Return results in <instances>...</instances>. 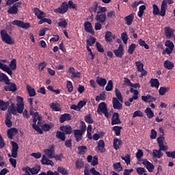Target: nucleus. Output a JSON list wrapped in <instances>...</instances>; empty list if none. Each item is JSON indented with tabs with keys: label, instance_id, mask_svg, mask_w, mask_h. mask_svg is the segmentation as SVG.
I'll return each instance as SVG.
<instances>
[{
	"label": "nucleus",
	"instance_id": "obj_1",
	"mask_svg": "<svg viewBox=\"0 0 175 175\" xmlns=\"http://www.w3.org/2000/svg\"><path fill=\"white\" fill-rule=\"evenodd\" d=\"M68 9H73L77 10V4L74 3L72 0L68 1V2L64 1L60 5L59 8L53 10V12L55 13L64 14L68 11Z\"/></svg>",
	"mask_w": 175,
	"mask_h": 175
},
{
	"label": "nucleus",
	"instance_id": "obj_2",
	"mask_svg": "<svg viewBox=\"0 0 175 175\" xmlns=\"http://www.w3.org/2000/svg\"><path fill=\"white\" fill-rule=\"evenodd\" d=\"M164 140L165 138L163 136H161L159 138H157V143L159 144V150H153L152 154L154 157L161 159L163 156V153L161 152V150H167V146L164 145Z\"/></svg>",
	"mask_w": 175,
	"mask_h": 175
},
{
	"label": "nucleus",
	"instance_id": "obj_3",
	"mask_svg": "<svg viewBox=\"0 0 175 175\" xmlns=\"http://www.w3.org/2000/svg\"><path fill=\"white\" fill-rule=\"evenodd\" d=\"M152 8H153V10H152L153 15H154V16L159 15L161 17H164L165 16L166 10H167V2H166L165 0H163L161 2V11H160L159 8L155 4L152 5Z\"/></svg>",
	"mask_w": 175,
	"mask_h": 175
},
{
	"label": "nucleus",
	"instance_id": "obj_4",
	"mask_svg": "<svg viewBox=\"0 0 175 175\" xmlns=\"http://www.w3.org/2000/svg\"><path fill=\"white\" fill-rule=\"evenodd\" d=\"M1 38L2 42H5L6 44L12 45L14 44V41L12 40V37L7 33L6 30H1L0 31Z\"/></svg>",
	"mask_w": 175,
	"mask_h": 175
},
{
	"label": "nucleus",
	"instance_id": "obj_5",
	"mask_svg": "<svg viewBox=\"0 0 175 175\" xmlns=\"http://www.w3.org/2000/svg\"><path fill=\"white\" fill-rule=\"evenodd\" d=\"M11 146H12V150H11V154L8 153V158H18V150H19V146L18 143L11 141L10 142Z\"/></svg>",
	"mask_w": 175,
	"mask_h": 175
},
{
	"label": "nucleus",
	"instance_id": "obj_6",
	"mask_svg": "<svg viewBox=\"0 0 175 175\" xmlns=\"http://www.w3.org/2000/svg\"><path fill=\"white\" fill-rule=\"evenodd\" d=\"M97 113L100 116H101L103 113L106 118H109V112H108V109H107V106L105 102H102L98 105V107L97 109Z\"/></svg>",
	"mask_w": 175,
	"mask_h": 175
},
{
	"label": "nucleus",
	"instance_id": "obj_7",
	"mask_svg": "<svg viewBox=\"0 0 175 175\" xmlns=\"http://www.w3.org/2000/svg\"><path fill=\"white\" fill-rule=\"evenodd\" d=\"M22 2H16L13 4L12 7H10V9L7 10V12L10 14L16 15L18 13V8H21Z\"/></svg>",
	"mask_w": 175,
	"mask_h": 175
},
{
	"label": "nucleus",
	"instance_id": "obj_8",
	"mask_svg": "<svg viewBox=\"0 0 175 175\" xmlns=\"http://www.w3.org/2000/svg\"><path fill=\"white\" fill-rule=\"evenodd\" d=\"M12 25H15L16 27H21L23 29H29L31 27V25L29 23H25L21 21L15 20L12 22Z\"/></svg>",
	"mask_w": 175,
	"mask_h": 175
},
{
	"label": "nucleus",
	"instance_id": "obj_9",
	"mask_svg": "<svg viewBox=\"0 0 175 175\" xmlns=\"http://www.w3.org/2000/svg\"><path fill=\"white\" fill-rule=\"evenodd\" d=\"M6 85L5 86L4 89L6 92H12L14 93L18 90L17 85L14 83L10 82V79L8 83H5Z\"/></svg>",
	"mask_w": 175,
	"mask_h": 175
},
{
	"label": "nucleus",
	"instance_id": "obj_10",
	"mask_svg": "<svg viewBox=\"0 0 175 175\" xmlns=\"http://www.w3.org/2000/svg\"><path fill=\"white\" fill-rule=\"evenodd\" d=\"M111 126H114V125H118L122 123L120 119V115L118 113H116L114 112L112 114L111 116Z\"/></svg>",
	"mask_w": 175,
	"mask_h": 175
},
{
	"label": "nucleus",
	"instance_id": "obj_11",
	"mask_svg": "<svg viewBox=\"0 0 175 175\" xmlns=\"http://www.w3.org/2000/svg\"><path fill=\"white\" fill-rule=\"evenodd\" d=\"M55 146L49 145V148L44 149V152L47 155L49 159H53L55 154Z\"/></svg>",
	"mask_w": 175,
	"mask_h": 175
},
{
	"label": "nucleus",
	"instance_id": "obj_12",
	"mask_svg": "<svg viewBox=\"0 0 175 175\" xmlns=\"http://www.w3.org/2000/svg\"><path fill=\"white\" fill-rule=\"evenodd\" d=\"M59 131L66 135H71L73 132L72 128L70 125H63L59 127Z\"/></svg>",
	"mask_w": 175,
	"mask_h": 175
},
{
	"label": "nucleus",
	"instance_id": "obj_13",
	"mask_svg": "<svg viewBox=\"0 0 175 175\" xmlns=\"http://www.w3.org/2000/svg\"><path fill=\"white\" fill-rule=\"evenodd\" d=\"M142 164L145 166V167H146L148 172H150V173L153 172L154 167H155L153 163H152L147 159H144Z\"/></svg>",
	"mask_w": 175,
	"mask_h": 175
},
{
	"label": "nucleus",
	"instance_id": "obj_14",
	"mask_svg": "<svg viewBox=\"0 0 175 175\" xmlns=\"http://www.w3.org/2000/svg\"><path fill=\"white\" fill-rule=\"evenodd\" d=\"M113 53L116 57L122 58L124 55V47L122 44H119V46L117 49L113 51Z\"/></svg>",
	"mask_w": 175,
	"mask_h": 175
},
{
	"label": "nucleus",
	"instance_id": "obj_15",
	"mask_svg": "<svg viewBox=\"0 0 175 175\" xmlns=\"http://www.w3.org/2000/svg\"><path fill=\"white\" fill-rule=\"evenodd\" d=\"M84 29L87 33H91L92 35L95 34V31L93 30L92 23H91V22L84 23Z\"/></svg>",
	"mask_w": 175,
	"mask_h": 175
},
{
	"label": "nucleus",
	"instance_id": "obj_16",
	"mask_svg": "<svg viewBox=\"0 0 175 175\" xmlns=\"http://www.w3.org/2000/svg\"><path fill=\"white\" fill-rule=\"evenodd\" d=\"M74 137L75 138L76 142H81L83 138V135L85 134L84 132L81 131L80 130H73Z\"/></svg>",
	"mask_w": 175,
	"mask_h": 175
},
{
	"label": "nucleus",
	"instance_id": "obj_17",
	"mask_svg": "<svg viewBox=\"0 0 175 175\" xmlns=\"http://www.w3.org/2000/svg\"><path fill=\"white\" fill-rule=\"evenodd\" d=\"M6 114H13L14 116L17 115V107H16L14 103H11L10 106L8 107V113Z\"/></svg>",
	"mask_w": 175,
	"mask_h": 175
},
{
	"label": "nucleus",
	"instance_id": "obj_18",
	"mask_svg": "<svg viewBox=\"0 0 175 175\" xmlns=\"http://www.w3.org/2000/svg\"><path fill=\"white\" fill-rule=\"evenodd\" d=\"M112 107L114 109L121 110L122 109V105L120 103L118 98H112Z\"/></svg>",
	"mask_w": 175,
	"mask_h": 175
},
{
	"label": "nucleus",
	"instance_id": "obj_19",
	"mask_svg": "<svg viewBox=\"0 0 175 175\" xmlns=\"http://www.w3.org/2000/svg\"><path fill=\"white\" fill-rule=\"evenodd\" d=\"M95 19L96 21L103 24L107 20L106 14L98 12L97 15H96Z\"/></svg>",
	"mask_w": 175,
	"mask_h": 175
},
{
	"label": "nucleus",
	"instance_id": "obj_20",
	"mask_svg": "<svg viewBox=\"0 0 175 175\" xmlns=\"http://www.w3.org/2000/svg\"><path fill=\"white\" fill-rule=\"evenodd\" d=\"M0 69L3 72L8 73L10 76H12L13 75V72L12 71L10 68L6 64H3L1 62H0Z\"/></svg>",
	"mask_w": 175,
	"mask_h": 175
},
{
	"label": "nucleus",
	"instance_id": "obj_21",
	"mask_svg": "<svg viewBox=\"0 0 175 175\" xmlns=\"http://www.w3.org/2000/svg\"><path fill=\"white\" fill-rule=\"evenodd\" d=\"M105 143L103 139H100L98 143L97 150L98 152H100L101 153H104L106 151V149L105 148Z\"/></svg>",
	"mask_w": 175,
	"mask_h": 175
},
{
	"label": "nucleus",
	"instance_id": "obj_22",
	"mask_svg": "<svg viewBox=\"0 0 175 175\" xmlns=\"http://www.w3.org/2000/svg\"><path fill=\"white\" fill-rule=\"evenodd\" d=\"M33 12L38 20H41V18H43V16H44V12L43 11H40L38 8H34L33 9Z\"/></svg>",
	"mask_w": 175,
	"mask_h": 175
},
{
	"label": "nucleus",
	"instance_id": "obj_23",
	"mask_svg": "<svg viewBox=\"0 0 175 175\" xmlns=\"http://www.w3.org/2000/svg\"><path fill=\"white\" fill-rule=\"evenodd\" d=\"M41 163L42 165H51L53 167L55 165V163L52 160H49L45 154L42 155V158L41 160Z\"/></svg>",
	"mask_w": 175,
	"mask_h": 175
},
{
	"label": "nucleus",
	"instance_id": "obj_24",
	"mask_svg": "<svg viewBox=\"0 0 175 175\" xmlns=\"http://www.w3.org/2000/svg\"><path fill=\"white\" fill-rule=\"evenodd\" d=\"M19 100H21V103H17V107H16V113H22L24 109L23 105V98L22 97L18 96L17 97Z\"/></svg>",
	"mask_w": 175,
	"mask_h": 175
},
{
	"label": "nucleus",
	"instance_id": "obj_25",
	"mask_svg": "<svg viewBox=\"0 0 175 175\" xmlns=\"http://www.w3.org/2000/svg\"><path fill=\"white\" fill-rule=\"evenodd\" d=\"M134 18H135V15L133 14L127 15L126 16L124 17L125 24L127 26H131L133 22Z\"/></svg>",
	"mask_w": 175,
	"mask_h": 175
},
{
	"label": "nucleus",
	"instance_id": "obj_26",
	"mask_svg": "<svg viewBox=\"0 0 175 175\" xmlns=\"http://www.w3.org/2000/svg\"><path fill=\"white\" fill-rule=\"evenodd\" d=\"M72 120V116L69 113H64L59 117V122L63 124L65 121H70Z\"/></svg>",
	"mask_w": 175,
	"mask_h": 175
},
{
	"label": "nucleus",
	"instance_id": "obj_27",
	"mask_svg": "<svg viewBox=\"0 0 175 175\" xmlns=\"http://www.w3.org/2000/svg\"><path fill=\"white\" fill-rule=\"evenodd\" d=\"M10 103H12L11 101H10H10L5 102L0 99V109L2 111H5Z\"/></svg>",
	"mask_w": 175,
	"mask_h": 175
},
{
	"label": "nucleus",
	"instance_id": "obj_28",
	"mask_svg": "<svg viewBox=\"0 0 175 175\" xmlns=\"http://www.w3.org/2000/svg\"><path fill=\"white\" fill-rule=\"evenodd\" d=\"M30 115L32 116L33 118V124L32 125H36L37 122V116L38 115V112L36 111V109H33L32 108L30 109Z\"/></svg>",
	"mask_w": 175,
	"mask_h": 175
},
{
	"label": "nucleus",
	"instance_id": "obj_29",
	"mask_svg": "<svg viewBox=\"0 0 175 175\" xmlns=\"http://www.w3.org/2000/svg\"><path fill=\"white\" fill-rule=\"evenodd\" d=\"M98 7H99L98 6V3L97 1H94L92 3V6L89 8V12L91 14H92V13H97L98 14Z\"/></svg>",
	"mask_w": 175,
	"mask_h": 175
},
{
	"label": "nucleus",
	"instance_id": "obj_30",
	"mask_svg": "<svg viewBox=\"0 0 175 175\" xmlns=\"http://www.w3.org/2000/svg\"><path fill=\"white\" fill-rule=\"evenodd\" d=\"M165 34L167 39L172 38L174 35V30H172L170 27H165Z\"/></svg>",
	"mask_w": 175,
	"mask_h": 175
},
{
	"label": "nucleus",
	"instance_id": "obj_31",
	"mask_svg": "<svg viewBox=\"0 0 175 175\" xmlns=\"http://www.w3.org/2000/svg\"><path fill=\"white\" fill-rule=\"evenodd\" d=\"M12 118V116L10 113L5 115V124L8 128H11L12 126V122L11 121Z\"/></svg>",
	"mask_w": 175,
	"mask_h": 175
},
{
	"label": "nucleus",
	"instance_id": "obj_32",
	"mask_svg": "<svg viewBox=\"0 0 175 175\" xmlns=\"http://www.w3.org/2000/svg\"><path fill=\"white\" fill-rule=\"evenodd\" d=\"M164 68L167 70H171L174 68V64L170 60H165L163 63Z\"/></svg>",
	"mask_w": 175,
	"mask_h": 175
},
{
	"label": "nucleus",
	"instance_id": "obj_33",
	"mask_svg": "<svg viewBox=\"0 0 175 175\" xmlns=\"http://www.w3.org/2000/svg\"><path fill=\"white\" fill-rule=\"evenodd\" d=\"M27 91L29 96L33 97L36 96V90L31 88L29 84L26 85Z\"/></svg>",
	"mask_w": 175,
	"mask_h": 175
},
{
	"label": "nucleus",
	"instance_id": "obj_34",
	"mask_svg": "<svg viewBox=\"0 0 175 175\" xmlns=\"http://www.w3.org/2000/svg\"><path fill=\"white\" fill-rule=\"evenodd\" d=\"M122 145V142L118 138H114L113 139V148L115 150H119Z\"/></svg>",
	"mask_w": 175,
	"mask_h": 175
},
{
	"label": "nucleus",
	"instance_id": "obj_35",
	"mask_svg": "<svg viewBox=\"0 0 175 175\" xmlns=\"http://www.w3.org/2000/svg\"><path fill=\"white\" fill-rule=\"evenodd\" d=\"M9 68L12 72L17 70V60L16 59H13L10 61Z\"/></svg>",
	"mask_w": 175,
	"mask_h": 175
},
{
	"label": "nucleus",
	"instance_id": "obj_36",
	"mask_svg": "<svg viewBox=\"0 0 175 175\" xmlns=\"http://www.w3.org/2000/svg\"><path fill=\"white\" fill-rule=\"evenodd\" d=\"M96 83H97L100 87L103 88L107 84V80L105 78L98 77L97 79H96Z\"/></svg>",
	"mask_w": 175,
	"mask_h": 175
},
{
	"label": "nucleus",
	"instance_id": "obj_37",
	"mask_svg": "<svg viewBox=\"0 0 175 175\" xmlns=\"http://www.w3.org/2000/svg\"><path fill=\"white\" fill-rule=\"evenodd\" d=\"M66 133L61 131H57L56 132V137L61 140L62 142H65L66 139Z\"/></svg>",
	"mask_w": 175,
	"mask_h": 175
},
{
	"label": "nucleus",
	"instance_id": "obj_38",
	"mask_svg": "<svg viewBox=\"0 0 175 175\" xmlns=\"http://www.w3.org/2000/svg\"><path fill=\"white\" fill-rule=\"evenodd\" d=\"M151 88H159L160 82L157 79H151L150 81Z\"/></svg>",
	"mask_w": 175,
	"mask_h": 175
},
{
	"label": "nucleus",
	"instance_id": "obj_39",
	"mask_svg": "<svg viewBox=\"0 0 175 175\" xmlns=\"http://www.w3.org/2000/svg\"><path fill=\"white\" fill-rule=\"evenodd\" d=\"M10 80L9 77H7L6 75L0 72V82H4L5 84H8V83L10 82Z\"/></svg>",
	"mask_w": 175,
	"mask_h": 175
},
{
	"label": "nucleus",
	"instance_id": "obj_40",
	"mask_svg": "<svg viewBox=\"0 0 175 175\" xmlns=\"http://www.w3.org/2000/svg\"><path fill=\"white\" fill-rule=\"evenodd\" d=\"M58 26L60 27H63V28H66V27H68V22L66 21L65 18H60L59 19V22L57 23Z\"/></svg>",
	"mask_w": 175,
	"mask_h": 175
},
{
	"label": "nucleus",
	"instance_id": "obj_41",
	"mask_svg": "<svg viewBox=\"0 0 175 175\" xmlns=\"http://www.w3.org/2000/svg\"><path fill=\"white\" fill-rule=\"evenodd\" d=\"M54 126V124L51 122L50 124H44L43 126H42V129L44 132L49 131L50 129H51Z\"/></svg>",
	"mask_w": 175,
	"mask_h": 175
},
{
	"label": "nucleus",
	"instance_id": "obj_42",
	"mask_svg": "<svg viewBox=\"0 0 175 175\" xmlns=\"http://www.w3.org/2000/svg\"><path fill=\"white\" fill-rule=\"evenodd\" d=\"M115 94L118 100H119L120 103H123L122 95L118 88L115 89Z\"/></svg>",
	"mask_w": 175,
	"mask_h": 175
},
{
	"label": "nucleus",
	"instance_id": "obj_43",
	"mask_svg": "<svg viewBox=\"0 0 175 175\" xmlns=\"http://www.w3.org/2000/svg\"><path fill=\"white\" fill-rule=\"evenodd\" d=\"M77 150L79 154L84 155L88 150V148L86 146H80L77 148Z\"/></svg>",
	"mask_w": 175,
	"mask_h": 175
},
{
	"label": "nucleus",
	"instance_id": "obj_44",
	"mask_svg": "<svg viewBox=\"0 0 175 175\" xmlns=\"http://www.w3.org/2000/svg\"><path fill=\"white\" fill-rule=\"evenodd\" d=\"M40 166L38 165H35L34 167L30 168V173H31L32 175L38 174L39 172L40 171Z\"/></svg>",
	"mask_w": 175,
	"mask_h": 175
},
{
	"label": "nucleus",
	"instance_id": "obj_45",
	"mask_svg": "<svg viewBox=\"0 0 175 175\" xmlns=\"http://www.w3.org/2000/svg\"><path fill=\"white\" fill-rule=\"evenodd\" d=\"M122 129V127L120 126H114L113 127H112V131L115 132V135L116 136L120 135Z\"/></svg>",
	"mask_w": 175,
	"mask_h": 175
},
{
	"label": "nucleus",
	"instance_id": "obj_46",
	"mask_svg": "<svg viewBox=\"0 0 175 175\" xmlns=\"http://www.w3.org/2000/svg\"><path fill=\"white\" fill-rule=\"evenodd\" d=\"M144 112L146 113L148 119H152L154 116L153 111L150 107H147Z\"/></svg>",
	"mask_w": 175,
	"mask_h": 175
},
{
	"label": "nucleus",
	"instance_id": "obj_47",
	"mask_svg": "<svg viewBox=\"0 0 175 175\" xmlns=\"http://www.w3.org/2000/svg\"><path fill=\"white\" fill-rule=\"evenodd\" d=\"M85 122L89 124H92L94 122V119L91 117V115H85L84 117Z\"/></svg>",
	"mask_w": 175,
	"mask_h": 175
},
{
	"label": "nucleus",
	"instance_id": "obj_48",
	"mask_svg": "<svg viewBox=\"0 0 175 175\" xmlns=\"http://www.w3.org/2000/svg\"><path fill=\"white\" fill-rule=\"evenodd\" d=\"M113 168L115 170L116 172H120L122 171V167L121 165L120 162H118V163H115L113 164Z\"/></svg>",
	"mask_w": 175,
	"mask_h": 175
},
{
	"label": "nucleus",
	"instance_id": "obj_49",
	"mask_svg": "<svg viewBox=\"0 0 175 175\" xmlns=\"http://www.w3.org/2000/svg\"><path fill=\"white\" fill-rule=\"evenodd\" d=\"M146 10V7L144 5H141L139 8V12H138V16L139 18L143 17L144 14V11Z\"/></svg>",
	"mask_w": 175,
	"mask_h": 175
},
{
	"label": "nucleus",
	"instance_id": "obj_50",
	"mask_svg": "<svg viewBox=\"0 0 175 175\" xmlns=\"http://www.w3.org/2000/svg\"><path fill=\"white\" fill-rule=\"evenodd\" d=\"M170 90V88L161 87L159 90V94L160 96H164L166 92H168Z\"/></svg>",
	"mask_w": 175,
	"mask_h": 175
},
{
	"label": "nucleus",
	"instance_id": "obj_51",
	"mask_svg": "<svg viewBox=\"0 0 175 175\" xmlns=\"http://www.w3.org/2000/svg\"><path fill=\"white\" fill-rule=\"evenodd\" d=\"M51 108L53 111H61V108L58 104L55 103H51Z\"/></svg>",
	"mask_w": 175,
	"mask_h": 175
},
{
	"label": "nucleus",
	"instance_id": "obj_52",
	"mask_svg": "<svg viewBox=\"0 0 175 175\" xmlns=\"http://www.w3.org/2000/svg\"><path fill=\"white\" fill-rule=\"evenodd\" d=\"M136 48L137 45L135 44H132L131 45L129 46L128 53L129 55H132L135 52Z\"/></svg>",
	"mask_w": 175,
	"mask_h": 175
},
{
	"label": "nucleus",
	"instance_id": "obj_53",
	"mask_svg": "<svg viewBox=\"0 0 175 175\" xmlns=\"http://www.w3.org/2000/svg\"><path fill=\"white\" fill-rule=\"evenodd\" d=\"M57 172L60 173L62 175H68V171L63 167H58Z\"/></svg>",
	"mask_w": 175,
	"mask_h": 175
},
{
	"label": "nucleus",
	"instance_id": "obj_54",
	"mask_svg": "<svg viewBox=\"0 0 175 175\" xmlns=\"http://www.w3.org/2000/svg\"><path fill=\"white\" fill-rule=\"evenodd\" d=\"M112 32L110 31H107L106 32V34H105V40L106 42H112Z\"/></svg>",
	"mask_w": 175,
	"mask_h": 175
},
{
	"label": "nucleus",
	"instance_id": "obj_55",
	"mask_svg": "<svg viewBox=\"0 0 175 175\" xmlns=\"http://www.w3.org/2000/svg\"><path fill=\"white\" fill-rule=\"evenodd\" d=\"M124 44H127L129 40V36L126 32H123L120 36Z\"/></svg>",
	"mask_w": 175,
	"mask_h": 175
},
{
	"label": "nucleus",
	"instance_id": "obj_56",
	"mask_svg": "<svg viewBox=\"0 0 175 175\" xmlns=\"http://www.w3.org/2000/svg\"><path fill=\"white\" fill-rule=\"evenodd\" d=\"M135 66L137 67V70L138 71L143 70L144 67V64L140 60L135 62Z\"/></svg>",
	"mask_w": 175,
	"mask_h": 175
},
{
	"label": "nucleus",
	"instance_id": "obj_57",
	"mask_svg": "<svg viewBox=\"0 0 175 175\" xmlns=\"http://www.w3.org/2000/svg\"><path fill=\"white\" fill-rule=\"evenodd\" d=\"M66 88L68 93H72L73 91V85L70 81H67Z\"/></svg>",
	"mask_w": 175,
	"mask_h": 175
},
{
	"label": "nucleus",
	"instance_id": "obj_58",
	"mask_svg": "<svg viewBox=\"0 0 175 175\" xmlns=\"http://www.w3.org/2000/svg\"><path fill=\"white\" fill-rule=\"evenodd\" d=\"M96 39L94 38V36H90V40H86V43L89 46H93L95 44Z\"/></svg>",
	"mask_w": 175,
	"mask_h": 175
},
{
	"label": "nucleus",
	"instance_id": "obj_59",
	"mask_svg": "<svg viewBox=\"0 0 175 175\" xmlns=\"http://www.w3.org/2000/svg\"><path fill=\"white\" fill-rule=\"evenodd\" d=\"M113 81L111 80H109L107 83L105 90L107 92H111L113 90Z\"/></svg>",
	"mask_w": 175,
	"mask_h": 175
},
{
	"label": "nucleus",
	"instance_id": "obj_60",
	"mask_svg": "<svg viewBox=\"0 0 175 175\" xmlns=\"http://www.w3.org/2000/svg\"><path fill=\"white\" fill-rule=\"evenodd\" d=\"M146 170L144 167H137L136 168V173L139 175H144L146 172Z\"/></svg>",
	"mask_w": 175,
	"mask_h": 175
},
{
	"label": "nucleus",
	"instance_id": "obj_61",
	"mask_svg": "<svg viewBox=\"0 0 175 175\" xmlns=\"http://www.w3.org/2000/svg\"><path fill=\"white\" fill-rule=\"evenodd\" d=\"M76 168L77 170L81 169L83 167H84V163L82 161V160H77L75 163Z\"/></svg>",
	"mask_w": 175,
	"mask_h": 175
},
{
	"label": "nucleus",
	"instance_id": "obj_62",
	"mask_svg": "<svg viewBox=\"0 0 175 175\" xmlns=\"http://www.w3.org/2000/svg\"><path fill=\"white\" fill-rule=\"evenodd\" d=\"M96 49L100 53H104L105 49L103 45H101L98 42H96Z\"/></svg>",
	"mask_w": 175,
	"mask_h": 175
},
{
	"label": "nucleus",
	"instance_id": "obj_63",
	"mask_svg": "<svg viewBox=\"0 0 175 175\" xmlns=\"http://www.w3.org/2000/svg\"><path fill=\"white\" fill-rule=\"evenodd\" d=\"M122 160H124L126 165L131 164V156L129 154H127L125 157L122 156Z\"/></svg>",
	"mask_w": 175,
	"mask_h": 175
},
{
	"label": "nucleus",
	"instance_id": "obj_64",
	"mask_svg": "<svg viewBox=\"0 0 175 175\" xmlns=\"http://www.w3.org/2000/svg\"><path fill=\"white\" fill-rule=\"evenodd\" d=\"M165 154L168 158L175 159V150L171 152H166Z\"/></svg>",
	"mask_w": 175,
	"mask_h": 175
}]
</instances>
